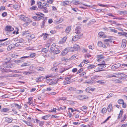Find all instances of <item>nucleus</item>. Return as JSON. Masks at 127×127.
Wrapping results in <instances>:
<instances>
[{
  "instance_id": "f257e3e1",
  "label": "nucleus",
  "mask_w": 127,
  "mask_h": 127,
  "mask_svg": "<svg viewBox=\"0 0 127 127\" xmlns=\"http://www.w3.org/2000/svg\"><path fill=\"white\" fill-rule=\"evenodd\" d=\"M8 63L6 62L4 63L3 65L4 66L1 67H0V70H1L2 72H13V71L9 70V69H7V68H12L13 66L12 65L8 64Z\"/></svg>"
},
{
  "instance_id": "f03ea898",
  "label": "nucleus",
  "mask_w": 127,
  "mask_h": 127,
  "mask_svg": "<svg viewBox=\"0 0 127 127\" xmlns=\"http://www.w3.org/2000/svg\"><path fill=\"white\" fill-rule=\"evenodd\" d=\"M37 16H33L32 18L35 20L38 21L42 19L43 17L45 16L44 15L40 12H37L35 13Z\"/></svg>"
},
{
  "instance_id": "7ed1b4c3",
  "label": "nucleus",
  "mask_w": 127,
  "mask_h": 127,
  "mask_svg": "<svg viewBox=\"0 0 127 127\" xmlns=\"http://www.w3.org/2000/svg\"><path fill=\"white\" fill-rule=\"evenodd\" d=\"M72 47L67 48L63 50L61 53V54L63 56L65 55L68 52L72 51Z\"/></svg>"
},
{
  "instance_id": "20e7f679",
  "label": "nucleus",
  "mask_w": 127,
  "mask_h": 127,
  "mask_svg": "<svg viewBox=\"0 0 127 127\" xmlns=\"http://www.w3.org/2000/svg\"><path fill=\"white\" fill-rule=\"evenodd\" d=\"M14 28L12 26L10 25L6 26L4 28L5 31L6 32H11L14 30Z\"/></svg>"
},
{
  "instance_id": "39448f33",
  "label": "nucleus",
  "mask_w": 127,
  "mask_h": 127,
  "mask_svg": "<svg viewBox=\"0 0 127 127\" xmlns=\"http://www.w3.org/2000/svg\"><path fill=\"white\" fill-rule=\"evenodd\" d=\"M106 64H105L104 61H103L102 63L98 64H97L98 66H100L99 67V69H101L105 68L106 66Z\"/></svg>"
},
{
  "instance_id": "423d86ee",
  "label": "nucleus",
  "mask_w": 127,
  "mask_h": 127,
  "mask_svg": "<svg viewBox=\"0 0 127 127\" xmlns=\"http://www.w3.org/2000/svg\"><path fill=\"white\" fill-rule=\"evenodd\" d=\"M81 3V2H80L79 1H75L73 3V4L74 5H78V4H82L83 5H84V6H86L87 7H91V8L92 7V6H91L90 5H87L85 4H82Z\"/></svg>"
},
{
  "instance_id": "0eeeda50",
  "label": "nucleus",
  "mask_w": 127,
  "mask_h": 127,
  "mask_svg": "<svg viewBox=\"0 0 127 127\" xmlns=\"http://www.w3.org/2000/svg\"><path fill=\"white\" fill-rule=\"evenodd\" d=\"M77 99L79 100H81L84 99H86L88 98L87 97H86L84 95H78L77 96Z\"/></svg>"
},
{
  "instance_id": "6e6552de",
  "label": "nucleus",
  "mask_w": 127,
  "mask_h": 127,
  "mask_svg": "<svg viewBox=\"0 0 127 127\" xmlns=\"http://www.w3.org/2000/svg\"><path fill=\"white\" fill-rule=\"evenodd\" d=\"M20 19L22 21L26 22L28 20V18L24 15H20L19 16Z\"/></svg>"
},
{
  "instance_id": "1a4fd4ad",
  "label": "nucleus",
  "mask_w": 127,
  "mask_h": 127,
  "mask_svg": "<svg viewBox=\"0 0 127 127\" xmlns=\"http://www.w3.org/2000/svg\"><path fill=\"white\" fill-rule=\"evenodd\" d=\"M95 90V88H92L90 87L86 88V92L88 93H91Z\"/></svg>"
},
{
  "instance_id": "9d476101",
  "label": "nucleus",
  "mask_w": 127,
  "mask_h": 127,
  "mask_svg": "<svg viewBox=\"0 0 127 127\" xmlns=\"http://www.w3.org/2000/svg\"><path fill=\"white\" fill-rule=\"evenodd\" d=\"M15 47V44H11L8 46L7 48V50L9 51H10L11 50L14 49Z\"/></svg>"
},
{
  "instance_id": "9b49d317",
  "label": "nucleus",
  "mask_w": 127,
  "mask_h": 127,
  "mask_svg": "<svg viewBox=\"0 0 127 127\" xmlns=\"http://www.w3.org/2000/svg\"><path fill=\"white\" fill-rule=\"evenodd\" d=\"M121 65V64L119 63L115 64L113 65L112 67V68L113 70L116 69L119 67Z\"/></svg>"
},
{
  "instance_id": "f8f14e48",
  "label": "nucleus",
  "mask_w": 127,
  "mask_h": 127,
  "mask_svg": "<svg viewBox=\"0 0 127 127\" xmlns=\"http://www.w3.org/2000/svg\"><path fill=\"white\" fill-rule=\"evenodd\" d=\"M127 41L126 40L124 39H123L122 40L121 46L123 48H125L126 45Z\"/></svg>"
},
{
  "instance_id": "ddd939ff",
  "label": "nucleus",
  "mask_w": 127,
  "mask_h": 127,
  "mask_svg": "<svg viewBox=\"0 0 127 127\" xmlns=\"http://www.w3.org/2000/svg\"><path fill=\"white\" fill-rule=\"evenodd\" d=\"M81 32V27L79 26L77 27L75 29V33L77 34L80 33Z\"/></svg>"
},
{
  "instance_id": "4468645a",
  "label": "nucleus",
  "mask_w": 127,
  "mask_h": 127,
  "mask_svg": "<svg viewBox=\"0 0 127 127\" xmlns=\"http://www.w3.org/2000/svg\"><path fill=\"white\" fill-rule=\"evenodd\" d=\"M69 69V68L68 67L62 68H61L59 71V72L60 73H61L64 72L65 71L68 70Z\"/></svg>"
},
{
  "instance_id": "2eb2a0df",
  "label": "nucleus",
  "mask_w": 127,
  "mask_h": 127,
  "mask_svg": "<svg viewBox=\"0 0 127 127\" xmlns=\"http://www.w3.org/2000/svg\"><path fill=\"white\" fill-rule=\"evenodd\" d=\"M114 74L115 75V76H115V77L116 78H118L120 77V76L121 75H122L123 76H124L125 75L124 74L118 72L114 73Z\"/></svg>"
},
{
  "instance_id": "dca6fc26",
  "label": "nucleus",
  "mask_w": 127,
  "mask_h": 127,
  "mask_svg": "<svg viewBox=\"0 0 127 127\" xmlns=\"http://www.w3.org/2000/svg\"><path fill=\"white\" fill-rule=\"evenodd\" d=\"M118 34L119 36H125L127 37V33L123 32H119L118 33Z\"/></svg>"
},
{
  "instance_id": "f3484780",
  "label": "nucleus",
  "mask_w": 127,
  "mask_h": 127,
  "mask_svg": "<svg viewBox=\"0 0 127 127\" xmlns=\"http://www.w3.org/2000/svg\"><path fill=\"white\" fill-rule=\"evenodd\" d=\"M24 45V43H20L19 42L16 43L15 44L16 47H22Z\"/></svg>"
},
{
  "instance_id": "a211bd4d",
  "label": "nucleus",
  "mask_w": 127,
  "mask_h": 127,
  "mask_svg": "<svg viewBox=\"0 0 127 127\" xmlns=\"http://www.w3.org/2000/svg\"><path fill=\"white\" fill-rule=\"evenodd\" d=\"M104 57V56L102 55H98L97 56V58H98L97 60L99 62L101 61V59H103Z\"/></svg>"
},
{
  "instance_id": "6ab92c4d",
  "label": "nucleus",
  "mask_w": 127,
  "mask_h": 127,
  "mask_svg": "<svg viewBox=\"0 0 127 127\" xmlns=\"http://www.w3.org/2000/svg\"><path fill=\"white\" fill-rule=\"evenodd\" d=\"M67 37L65 36L62 38L59 42V44H63L66 41Z\"/></svg>"
},
{
  "instance_id": "aec40b11",
  "label": "nucleus",
  "mask_w": 127,
  "mask_h": 127,
  "mask_svg": "<svg viewBox=\"0 0 127 127\" xmlns=\"http://www.w3.org/2000/svg\"><path fill=\"white\" fill-rule=\"evenodd\" d=\"M113 107L111 104H110L108 106L107 108L108 111V112H111L112 110Z\"/></svg>"
},
{
  "instance_id": "412c9836",
  "label": "nucleus",
  "mask_w": 127,
  "mask_h": 127,
  "mask_svg": "<svg viewBox=\"0 0 127 127\" xmlns=\"http://www.w3.org/2000/svg\"><path fill=\"white\" fill-rule=\"evenodd\" d=\"M118 13L120 14H127V11L126 10L119 11Z\"/></svg>"
},
{
  "instance_id": "4be33fe9",
  "label": "nucleus",
  "mask_w": 127,
  "mask_h": 127,
  "mask_svg": "<svg viewBox=\"0 0 127 127\" xmlns=\"http://www.w3.org/2000/svg\"><path fill=\"white\" fill-rule=\"evenodd\" d=\"M79 48V46L77 44H75L73 47V48L72 49H73V50H72V51H76Z\"/></svg>"
},
{
  "instance_id": "5701e85b",
  "label": "nucleus",
  "mask_w": 127,
  "mask_h": 127,
  "mask_svg": "<svg viewBox=\"0 0 127 127\" xmlns=\"http://www.w3.org/2000/svg\"><path fill=\"white\" fill-rule=\"evenodd\" d=\"M29 57V56H25L21 57L19 59V60H21L20 61V63L23 62L25 61V59Z\"/></svg>"
},
{
  "instance_id": "b1692460",
  "label": "nucleus",
  "mask_w": 127,
  "mask_h": 127,
  "mask_svg": "<svg viewBox=\"0 0 127 127\" xmlns=\"http://www.w3.org/2000/svg\"><path fill=\"white\" fill-rule=\"evenodd\" d=\"M16 106L17 107V108L18 109L21 108L22 106L21 105H19L16 103H14V104L13 106V107H15Z\"/></svg>"
},
{
  "instance_id": "393cba45",
  "label": "nucleus",
  "mask_w": 127,
  "mask_h": 127,
  "mask_svg": "<svg viewBox=\"0 0 127 127\" xmlns=\"http://www.w3.org/2000/svg\"><path fill=\"white\" fill-rule=\"evenodd\" d=\"M30 65V64L29 63H23L22 65H21V67H25L28 66H29Z\"/></svg>"
},
{
  "instance_id": "a878e982",
  "label": "nucleus",
  "mask_w": 127,
  "mask_h": 127,
  "mask_svg": "<svg viewBox=\"0 0 127 127\" xmlns=\"http://www.w3.org/2000/svg\"><path fill=\"white\" fill-rule=\"evenodd\" d=\"M41 9H42V10L45 13H47L48 12L46 7L43 6Z\"/></svg>"
},
{
  "instance_id": "bb28decb",
  "label": "nucleus",
  "mask_w": 127,
  "mask_h": 127,
  "mask_svg": "<svg viewBox=\"0 0 127 127\" xmlns=\"http://www.w3.org/2000/svg\"><path fill=\"white\" fill-rule=\"evenodd\" d=\"M127 5L126 2H123L121 3L120 6L122 8H124L126 7Z\"/></svg>"
},
{
  "instance_id": "cd10ccee",
  "label": "nucleus",
  "mask_w": 127,
  "mask_h": 127,
  "mask_svg": "<svg viewBox=\"0 0 127 127\" xmlns=\"http://www.w3.org/2000/svg\"><path fill=\"white\" fill-rule=\"evenodd\" d=\"M71 29V26H68L66 28L65 32L66 33H69Z\"/></svg>"
},
{
  "instance_id": "c85d7f7f",
  "label": "nucleus",
  "mask_w": 127,
  "mask_h": 127,
  "mask_svg": "<svg viewBox=\"0 0 127 127\" xmlns=\"http://www.w3.org/2000/svg\"><path fill=\"white\" fill-rule=\"evenodd\" d=\"M31 10H37L38 9V8L35 6H33L30 8Z\"/></svg>"
},
{
  "instance_id": "c756f323",
  "label": "nucleus",
  "mask_w": 127,
  "mask_h": 127,
  "mask_svg": "<svg viewBox=\"0 0 127 127\" xmlns=\"http://www.w3.org/2000/svg\"><path fill=\"white\" fill-rule=\"evenodd\" d=\"M9 110V109L7 108L2 109L1 111L2 112H6Z\"/></svg>"
},
{
  "instance_id": "7c9ffc66",
  "label": "nucleus",
  "mask_w": 127,
  "mask_h": 127,
  "mask_svg": "<svg viewBox=\"0 0 127 127\" xmlns=\"http://www.w3.org/2000/svg\"><path fill=\"white\" fill-rule=\"evenodd\" d=\"M23 74L26 75H31L32 74V72H29L28 71H25L23 73Z\"/></svg>"
},
{
  "instance_id": "2f4dec72",
  "label": "nucleus",
  "mask_w": 127,
  "mask_h": 127,
  "mask_svg": "<svg viewBox=\"0 0 127 127\" xmlns=\"http://www.w3.org/2000/svg\"><path fill=\"white\" fill-rule=\"evenodd\" d=\"M69 2L67 1H65L62 2V5L65 6L66 5L69 4Z\"/></svg>"
},
{
  "instance_id": "473e14b6",
  "label": "nucleus",
  "mask_w": 127,
  "mask_h": 127,
  "mask_svg": "<svg viewBox=\"0 0 127 127\" xmlns=\"http://www.w3.org/2000/svg\"><path fill=\"white\" fill-rule=\"evenodd\" d=\"M60 52L61 51L59 49H56L54 50L53 52L54 54H57L60 53Z\"/></svg>"
},
{
  "instance_id": "72a5a7b5",
  "label": "nucleus",
  "mask_w": 127,
  "mask_h": 127,
  "mask_svg": "<svg viewBox=\"0 0 127 127\" xmlns=\"http://www.w3.org/2000/svg\"><path fill=\"white\" fill-rule=\"evenodd\" d=\"M104 41L106 42L105 44L107 45L108 44V42H110L111 43L112 42V41L111 40L109 39H105L104 40Z\"/></svg>"
},
{
  "instance_id": "f704fd0d",
  "label": "nucleus",
  "mask_w": 127,
  "mask_h": 127,
  "mask_svg": "<svg viewBox=\"0 0 127 127\" xmlns=\"http://www.w3.org/2000/svg\"><path fill=\"white\" fill-rule=\"evenodd\" d=\"M122 78H120L119 79H117L116 80H115V82L116 83H122V82L121 81V79H122Z\"/></svg>"
},
{
  "instance_id": "c9c22d12",
  "label": "nucleus",
  "mask_w": 127,
  "mask_h": 127,
  "mask_svg": "<svg viewBox=\"0 0 127 127\" xmlns=\"http://www.w3.org/2000/svg\"><path fill=\"white\" fill-rule=\"evenodd\" d=\"M20 76V75L18 74H15L14 75L10 74V77H18Z\"/></svg>"
},
{
  "instance_id": "e433bc0d",
  "label": "nucleus",
  "mask_w": 127,
  "mask_h": 127,
  "mask_svg": "<svg viewBox=\"0 0 127 127\" xmlns=\"http://www.w3.org/2000/svg\"><path fill=\"white\" fill-rule=\"evenodd\" d=\"M62 107H60L59 108H58V111H60L61 110H64V109H65L66 108V107L65 106H62Z\"/></svg>"
},
{
  "instance_id": "4c0bfd02",
  "label": "nucleus",
  "mask_w": 127,
  "mask_h": 127,
  "mask_svg": "<svg viewBox=\"0 0 127 127\" xmlns=\"http://www.w3.org/2000/svg\"><path fill=\"white\" fill-rule=\"evenodd\" d=\"M123 113V111L122 110H121L120 111V113H119V114L118 115V117L117 118L118 119H119L122 116V115Z\"/></svg>"
},
{
  "instance_id": "58836bf2",
  "label": "nucleus",
  "mask_w": 127,
  "mask_h": 127,
  "mask_svg": "<svg viewBox=\"0 0 127 127\" xmlns=\"http://www.w3.org/2000/svg\"><path fill=\"white\" fill-rule=\"evenodd\" d=\"M48 34L46 33L44 34L43 33L42 35V36H43V38L44 40H46Z\"/></svg>"
},
{
  "instance_id": "ea45409f",
  "label": "nucleus",
  "mask_w": 127,
  "mask_h": 127,
  "mask_svg": "<svg viewBox=\"0 0 127 127\" xmlns=\"http://www.w3.org/2000/svg\"><path fill=\"white\" fill-rule=\"evenodd\" d=\"M104 34V33L103 32H100L98 34V36L99 37L101 38L102 37Z\"/></svg>"
},
{
  "instance_id": "a19ab883",
  "label": "nucleus",
  "mask_w": 127,
  "mask_h": 127,
  "mask_svg": "<svg viewBox=\"0 0 127 127\" xmlns=\"http://www.w3.org/2000/svg\"><path fill=\"white\" fill-rule=\"evenodd\" d=\"M96 66L94 65H90L87 67L88 69H92L95 67Z\"/></svg>"
},
{
  "instance_id": "79ce46f5",
  "label": "nucleus",
  "mask_w": 127,
  "mask_h": 127,
  "mask_svg": "<svg viewBox=\"0 0 127 127\" xmlns=\"http://www.w3.org/2000/svg\"><path fill=\"white\" fill-rule=\"evenodd\" d=\"M37 70L38 71H44V70L42 67H39L37 68Z\"/></svg>"
},
{
  "instance_id": "37998d69",
  "label": "nucleus",
  "mask_w": 127,
  "mask_h": 127,
  "mask_svg": "<svg viewBox=\"0 0 127 127\" xmlns=\"http://www.w3.org/2000/svg\"><path fill=\"white\" fill-rule=\"evenodd\" d=\"M107 109L105 108H103L101 110V112L103 113H106L107 112Z\"/></svg>"
},
{
  "instance_id": "c03bdc74",
  "label": "nucleus",
  "mask_w": 127,
  "mask_h": 127,
  "mask_svg": "<svg viewBox=\"0 0 127 127\" xmlns=\"http://www.w3.org/2000/svg\"><path fill=\"white\" fill-rule=\"evenodd\" d=\"M118 103L120 104H122L124 102L123 100L122 99H120L118 100L117 101Z\"/></svg>"
},
{
  "instance_id": "a18cd8bd",
  "label": "nucleus",
  "mask_w": 127,
  "mask_h": 127,
  "mask_svg": "<svg viewBox=\"0 0 127 127\" xmlns=\"http://www.w3.org/2000/svg\"><path fill=\"white\" fill-rule=\"evenodd\" d=\"M52 80L51 79H50V80H49V82H50L49 83V84L50 85H54L55 84H56L57 83V82L55 83L54 82H52Z\"/></svg>"
},
{
  "instance_id": "49530a36",
  "label": "nucleus",
  "mask_w": 127,
  "mask_h": 127,
  "mask_svg": "<svg viewBox=\"0 0 127 127\" xmlns=\"http://www.w3.org/2000/svg\"><path fill=\"white\" fill-rule=\"evenodd\" d=\"M28 36L29 37V39H32L35 38V36L34 35H28Z\"/></svg>"
},
{
  "instance_id": "de8ad7c7",
  "label": "nucleus",
  "mask_w": 127,
  "mask_h": 127,
  "mask_svg": "<svg viewBox=\"0 0 127 127\" xmlns=\"http://www.w3.org/2000/svg\"><path fill=\"white\" fill-rule=\"evenodd\" d=\"M110 30L111 32H114V33H117V30H116L115 29H112V28L110 29Z\"/></svg>"
},
{
  "instance_id": "09e8293b",
  "label": "nucleus",
  "mask_w": 127,
  "mask_h": 127,
  "mask_svg": "<svg viewBox=\"0 0 127 127\" xmlns=\"http://www.w3.org/2000/svg\"><path fill=\"white\" fill-rule=\"evenodd\" d=\"M49 117V116L48 115H47L43 116L42 117V118L44 120H47Z\"/></svg>"
},
{
  "instance_id": "8fccbe9b",
  "label": "nucleus",
  "mask_w": 127,
  "mask_h": 127,
  "mask_svg": "<svg viewBox=\"0 0 127 127\" xmlns=\"http://www.w3.org/2000/svg\"><path fill=\"white\" fill-rule=\"evenodd\" d=\"M60 64V63L59 62H57L53 64V66L54 67H56L58 66Z\"/></svg>"
},
{
  "instance_id": "3c124183",
  "label": "nucleus",
  "mask_w": 127,
  "mask_h": 127,
  "mask_svg": "<svg viewBox=\"0 0 127 127\" xmlns=\"http://www.w3.org/2000/svg\"><path fill=\"white\" fill-rule=\"evenodd\" d=\"M67 90L69 91H72L74 90V88L72 87H69L67 88Z\"/></svg>"
},
{
  "instance_id": "603ef678",
  "label": "nucleus",
  "mask_w": 127,
  "mask_h": 127,
  "mask_svg": "<svg viewBox=\"0 0 127 127\" xmlns=\"http://www.w3.org/2000/svg\"><path fill=\"white\" fill-rule=\"evenodd\" d=\"M78 39H77V35L75 36L72 39V41H75L77 40Z\"/></svg>"
},
{
  "instance_id": "864d4df0",
  "label": "nucleus",
  "mask_w": 127,
  "mask_h": 127,
  "mask_svg": "<svg viewBox=\"0 0 127 127\" xmlns=\"http://www.w3.org/2000/svg\"><path fill=\"white\" fill-rule=\"evenodd\" d=\"M35 3V1L34 0H31L30 2L31 5L32 6L34 5Z\"/></svg>"
},
{
  "instance_id": "5fc2aeb1",
  "label": "nucleus",
  "mask_w": 127,
  "mask_h": 127,
  "mask_svg": "<svg viewBox=\"0 0 127 127\" xmlns=\"http://www.w3.org/2000/svg\"><path fill=\"white\" fill-rule=\"evenodd\" d=\"M96 82L97 83H99L100 84H103L104 83V82L103 80H99L97 81Z\"/></svg>"
},
{
  "instance_id": "6e6d98bb",
  "label": "nucleus",
  "mask_w": 127,
  "mask_h": 127,
  "mask_svg": "<svg viewBox=\"0 0 127 127\" xmlns=\"http://www.w3.org/2000/svg\"><path fill=\"white\" fill-rule=\"evenodd\" d=\"M6 121L8 123H10L12 122V120L9 118H7L6 119Z\"/></svg>"
},
{
  "instance_id": "4d7b16f0",
  "label": "nucleus",
  "mask_w": 127,
  "mask_h": 127,
  "mask_svg": "<svg viewBox=\"0 0 127 127\" xmlns=\"http://www.w3.org/2000/svg\"><path fill=\"white\" fill-rule=\"evenodd\" d=\"M83 69H84L83 68H82L80 69H79L78 70V72H77L76 74H78L81 72L83 70Z\"/></svg>"
},
{
  "instance_id": "13d9d810",
  "label": "nucleus",
  "mask_w": 127,
  "mask_h": 127,
  "mask_svg": "<svg viewBox=\"0 0 127 127\" xmlns=\"http://www.w3.org/2000/svg\"><path fill=\"white\" fill-rule=\"evenodd\" d=\"M72 76H69L65 77V79L66 81H69L71 79V78Z\"/></svg>"
},
{
  "instance_id": "bf43d9fd",
  "label": "nucleus",
  "mask_w": 127,
  "mask_h": 127,
  "mask_svg": "<svg viewBox=\"0 0 127 127\" xmlns=\"http://www.w3.org/2000/svg\"><path fill=\"white\" fill-rule=\"evenodd\" d=\"M99 77V76H98L97 75H95L92 77V79H98V77Z\"/></svg>"
},
{
  "instance_id": "052dcab7",
  "label": "nucleus",
  "mask_w": 127,
  "mask_h": 127,
  "mask_svg": "<svg viewBox=\"0 0 127 127\" xmlns=\"http://www.w3.org/2000/svg\"><path fill=\"white\" fill-rule=\"evenodd\" d=\"M98 45L100 47H102L103 45L102 42L101 41H99L98 43Z\"/></svg>"
},
{
  "instance_id": "680f3d73",
  "label": "nucleus",
  "mask_w": 127,
  "mask_h": 127,
  "mask_svg": "<svg viewBox=\"0 0 127 127\" xmlns=\"http://www.w3.org/2000/svg\"><path fill=\"white\" fill-rule=\"evenodd\" d=\"M29 33V32L28 31H24L22 33V35H24L26 34H28Z\"/></svg>"
},
{
  "instance_id": "e2e57ef3",
  "label": "nucleus",
  "mask_w": 127,
  "mask_h": 127,
  "mask_svg": "<svg viewBox=\"0 0 127 127\" xmlns=\"http://www.w3.org/2000/svg\"><path fill=\"white\" fill-rule=\"evenodd\" d=\"M48 50L47 49L45 48L43 49L42 50V52L44 53H47L48 52Z\"/></svg>"
},
{
  "instance_id": "0e129e2a",
  "label": "nucleus",
  "mask_w": 127,
  "mask_h": 127,
  "mask_svg": "<svg viewBox=\"0 0 127 127\" xmlns=\"http://www.w3.org/2000/svg\"><path fill=\"white\" fill-rule=\"evenodd\" d=\"M44 121H40L39 122V125L41 126V127L42 126V125L44 124Z\"/></svg>"
},
{
  "instance_id": "69168bd1",
  "label": "nucleus",
  "mask_w": 127,
  "mask_h": 127,
  "mask_svg": "<svg viewBox=\"0 0 127 127\" xmlns=\"http://www.w3.org/2000/svg\"><path fill=\"white\" fill-rule=\"evenodd\" d=\"M77 39H80L83 36V34H81L79 35H77Z\"/></svg>"
},
{
  "instance_id": "338daca9",
  "label": "nucleus",
  "mask_w": 127,
  "mask_h": 127,
  "mask_svg": "<svg viewBox=\"0 0 127 127\" xmlns=\"http://www.w3.org/2000/svg\"><path fill=\"white\" fill-rule=\"evenodd\" d=\"M121 67L122 68H124L125 67H127V64H123L121 65Z\"/></svg>"
},
{
  "instance_id": "774afa93",
  "label": "nucleus",
  "mask_w": 127,
  "mask_h": 127,
  "mask_svg": "<svg viewBox=\"0 0 127 127\" xmlns=\"http://www.w3.org/2000/svg\"><path fill=\"white\" fill-rule=\"evenodd\" d=\"M126 118V114H125L124 115V116H123V119L121 121V122H124V120H125V119Z\"/></svg>"
}]
</instances>
